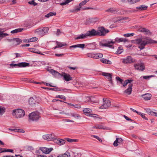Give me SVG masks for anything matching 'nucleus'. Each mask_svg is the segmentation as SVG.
Wrapping results in <instances>:
<instances>
[{
    "instance_id": "1",
    "label": "nucleus",
    "mask_w": 157,
    "mask_h": 157,
    "mask_svg": "<svg viewBox=\"0 0 157 157\" xmlns=\"http://www.w3.org/2000/svg\"><path fill=\"white\" fill-rule=\"evenodd\" d=\"M132 42L139 44L138 47L141 49H143L145 46L149 44H157V41L153 40L149 37L138 39L132 40Z\"/></svg>"
},
{
    "instance_id": "2",
    "label": "nucleus",
    "mask_w": 157,
    "mask_h": 157,
    "mask_svg": "<svg viewBox=\"0 0 157 157\" xmlns=\"http://www.w3.org/2000/svg\"><path fill=\"white\" fill-rule=\"evenodd\" d=\"M128 41V40L125 38H116L114 41L113 40H103L100 43V45L102 46L112 48L116 43L123 42H125Z\"/></svg>"
},
{
    "instance_id": "3",
    "label": "nucleus",
    "mask_w": 157,
    "mask_h": 157,
    "mask_svg": "<svg viewBox=\"0 0 157 157\" xmlns=\"http://www.w3.org/2000/svg\"><path fill=\"white\" fill-rule=\"evenodd\" d=\"M47 71L55 76L60 75L62 76L63 77L64 79L67 81H69L70 80H72V77H71L70 75L68 74L63 73L62 74H60L58 72L51 68L48 69Z\"/></svg>"
},
{
    "instance_id": "4",
    "label": "nucleus",
    "mask_w": 157,
    "mask_h": 157,
    "mask_svg": "<svg viewBox=\"0 0 157 157\" xmlns=\"http://www.w3.org/2000/svg\"><path fill=\"white\" fill-rule=\"evenodd\" d=\"M48 30V27L39 28L34 30L33 33L38 36L42 37L47 33Z\"/></svg>"
},
{
    "instance_id": "5",
    "label": "nucleus",
    "mask_w": 157,
    "mask_h": 157,
    "mask_svg": "<svg viewBox=\"0 0 157 157\" xmlns=\"http://www.w3.org/2000/svg\"><path fill=\"white\" fill-rule=\"evenodd\" d=\"M25 114L24 111L21 109H17L13 111V115L17 118H20L23 117Z\"/></svg>"
},
{
    "instance_id": "6",
    "label": "nucleus",
    "mask_w": 157,
    "mask_h": 157,
    "mask_svg": "<svg viewBox=\"0 0 157 157\" xmlns=\"http://www.w3.org/2000/svg\"><path fill=\"white\" fill-rule=\"evenodd\" d=\"M40 117V113L38 112L32 113L29 115V119L33 121L38 120Z\"/></svg>"
},
{
    "instance_id": "7",
    "label": "nucleus",
    "mask_w": 157,
    "mask_h": 157,
    "mask_svg": "<svg viewBox=\"0 0 157 157\" xmlns=\"http://www.w3.org/2000/svg\"><path fill=\"white\" fill-rule=\"evenodd\" d=\"M103 105L99 107V109H104L108 108L110 105V101L108 99L105 98H103Z\"/></svg>"
},
{
    "instance_id": "8",
    "label": "nucleus",
    "mask_w": 157,
    "mask_h": 157,
    "mask_svg": "<svg viewBox=\"0 0 157 157\" xmlns=\"http://www.w3.org/2000/svg\"><path fill=\"white\" fill-rule=\"evenodd\" d=\"M98 32V36H104L106 34L109 32L108 29H105L103 27L98 28V29L97 31Z\"/></svg>"
},
{
    "instance_id": "9",
    "label": "nucleus",
    "mask_w": 157,
    "mask_h": 157,
    "mask_svg": "<svg viewBox=\"0 0 157 157\" xmlns=\"http://www.w3.org/2000/svg\"><path fill=\"white\" fill-rule=\"evenodd\" d=\"M105 12L113 13H117L120 14H124V13L123 10L120 9L117 10V9L115 8H111L109 9H108L106 10H105Z\"/></svg>"
},
{
    "instance_id": "10",
    "label": "nucleus",
    "mask_w": 157,
    "mask_h": 157,
    "mask_svg": "<svg viewBox=\"0 0 157 157\" xmlns=\"http://www.w3.org/2000/svg\"><path fill=\"white\" fill-rule=\"evenodd\" d=\"M122 62L124 63H131L136 62V60L132 59L130 56H128L125 58L122 59Z\"/></svg>"
},
{
    "instance_id": "11",
    "label": "nucleus",
    "mask_w": 157,
    "mask_h": 157,
    "mask_svg": "<svg viewBox=\"0 0 157 157\" xmlns=\"http://www.w3.org/2000/svg\"><path fill=\"white\" fill-rule=\"evenodd\" d=\"M29 64L25 62H22L18 63V64H14L11 63L10 65L12 67H25L27 66H29Z\"/></svg>"
},
{
    "instance_id": "12",
    "label": "nucleus",
    "mask_w": 157,
    "mask_h": 157,
    "mask_svg": "<svg viewBox=\"0 0 157 157\" xmlns=\"http://www.w3.org/2000/svg\"><path fill=\"white\" fill-rule=\"evenodd\" d=\"M86 37L98 36V32L94 29H92L88 31L86 33Z\"/></svg>"
},
{
    "instance_id": "13",
    "label": "nucleus",
    "mask_w": 157,
    "mask_h": 157,
    "mask_svg": "<svg viewBox=\"0 0 157 157\" xmlns=\"http://www.w3.org/2000/svg\"><path fill=\"white\" fill-rule=\"evenodd\" d=\"M134 67L136 69L140 71H143L145 69L144 63H137L134 64Z\"/></svg>"
},
{
    "instance_id": "14",
    "label": "nucleus",
    "mask_w": 157,
    "mask_h": 157,
    "mask_svg": "<svg viewBox=\"0 0 157 157\" xmlns=\"http://www.w3.org/2000/svg\"><path fill=\"white\" fill-rule=\"evenodd\" d=\"M40 149L43 153L45 154L50 153L53 150L52 147L48 148L44 147H41Z\"/></svg>"
},
{
    "instance_id": "15",
    "label": "nucleus",
    "mask_w": 157,
    "mask_h": 157,
    "mask_svg": "<svg viewBox=\"0 0 157 157\" xmlns=\"http://www.w3.org/2000/svg\"><path fill=\"white\" fill-rule=\"evenodd\" d=\"M92 110L89 108H85L83 110L84 113L86 116L94 117V115H97L92 114ZM95 117H96V116H95Z\"/></svg>"
},
{
    "instance_id": "16",
    "label": "nucleus",
    "mask_w": 157,
    "mask_h": 157,
    "mask_svg": "<svg viewBox=\"0 0 157 157\" xmlns=\"http://www.w3.org/2000/svg\"><path fill=\"white\" fill-rule=\"evenodd\" d=\"M43 138L44 140L49 141L55 139V136L54 134L52 133L44 135L43 136Z\"/></svg>"
},
{
    "instance_id": "17",
    "label": "nucleus",
    "mask_w": 157,
    "mask_h": 157,
    "mask_svg": "<svg viewBox=\"0 0 157 157\" xmlns=\"http://www.w3.org/2000/svg\"><path fill=\"white\" fill-rule=\"evenodd\" d=\"M85 47L89 49H95L97 48V46L95 43L86 44Z\"/></svg>"
},
{
    "instance_id": "18",
    "label": "nucleus",
    "mask_w": 157,
    "mask_h": 157,
    "mask_svg": "<svg viewBox=\"0 0 157 157\" xmlns=\"http://www.w3.org/2000/svg\"><path fill=\"white\" fill-rule=\"evenodd\" d=\"M101 74L102 75L106 77V78L108 79L109 81L111 83H112L111 79L112 75L111 73L105 72H101Z\"/></svg>"
},
{
    "instance_id": "19",
    "label": "nucleus",
    "mask_w": 157,
    "mask_h": 157,
    "mask_svg": "<svg viewBox=\"0 0 157 157\" xmlns=\"http://www.w3.org/2000/svg\"><path fill=\"white\" fill-rule=\"evenodd\" d=\"M132 86L133 84L132 83H129L128 85V88L124 91V93L127 95H130L131 94L132 91Z\"/></svg>"
},
{
    "instance_id": "20",
    "label": "nucleus",
    "mask_w": 157,
    "mask_h": 157,
    "mask_svg": "<svg viewBox=\"0 0 157 157\" xmlns=\"http://www.w3.org/2000/svg\"><path fill=\"white\" fill-rule=\"evenodd\" d=\"M141 97L144 100L148 101L151 99L152 95L151 94L147 93L142 95Z\"/></svg>"
},
{
    "instance_id": "21",
    "label": "nucleus",
    "mask_w": 157,
    "mask_h": 157,
    "mask_svg": "<svg viewBox=\"0 0 157 157\" xmlns=\"http://www.w3.org/2000/svg\"><path fill=\"white\" fill-rule=\"evenodd\" d=\"M139 30L140 32H144L145 34L148 35H151V33L150 31L148 29L144 28H140L139 29Z\"/></svg>"
},
{
    "instance_id": "22",
    "label": "nucleus",
    "mask_w": 157,
    "mask_h": 157,
    "mask_svg": "<svg viewBox=\"0 0 157 157\" xmlns=\"http://www.w3.org/2000/svg\"><path fill=\"white\" fill-rule=\"evenodd\" d=\"M55 139L54 141L58 144L61 145L65 143V141L63 139Z\"/></svg>"
},
{
    "instance_id": "23",
    "label": "nucleus",
    "mask_w": 157,
    "mask_h": 157,
    "mask_svg": "<svg viewBox=\"0 0 157 157\" xmlns=\"http://www.w3.org/2000/svg\"><path fill=\"white\" fill-rule=\"evenodd\" d=\"M130 109L134 112L140 115L141 117L145 119L146 120H147V118L145 116V114L142 113H141L140 112H138L135 110L133 109L132 108H131Z\"/></svg>"
},
{
    "instance_id": "24",
    "label": "nucleus",
    "mask_w": 157,
    "mask_h": 157,
    "mask_svg": "<svg viewBox=\"0 0 157 157\" xmlns=\"http://www.w3.org/2000/svg\"><path fill=\"white\" fill-rule=\"evenodd\" d=\"M6 30V29H5L0 28V37H3L8 36L7 34L6 33H3Z\"/></svg>"
},
{
    "instance_id": "25",
    "label": "nucleus",
    "mask_w": 157,
    "mask_h": 157,
    "mask_svg": "<svg viewBox=\"0 0 157 157\" xmlns=\"http://www.w3.org/2000/svg\"><path fill=\"white\" fill-rule=\"evenodd\" d=\"M22 41L21 39L19 38H13V44L16 45L20 44Z\"/></svg>"
},
{
    "instance_id": "26",
    "label": "nucleus",
    "mask_w": 157,
    "mask_h": 157,
    "mask_svg": "<svg viewBox=\"0 0 157 157\" xmlns=\"http://www.w3.org/2000/svg\"><path fill=\"white\" fill-rule=\"evenodd\" d=\"M28 50L29 51L31 52L39 54L41 55H43V54L41 53L39 50L34 48H29Z\"/></svg>"
},
{
    "instance_id": "27",
    "label": "nucleus",
    "mask_w": 157,
    "mask_h": 157,
    "mask_svg": "<svg viewBox=\"0 0 157 157\" xmlns=\"http://www.w3.org/2000/svg\"><path fill=\"white\" fill-rule=\"evenodd\" d=\"M86 37V34H82L80 35H77L75 37V40H78L82 39H85Z\"/></svg>"
},
{
    "instance_id": "28",
    "label": "nucleus",
    "mask_w": 157,
    "mask_h": 157,
    "mask_svg": "<svg viewBox=\"0 0 157 157\" xmlns=\"http://www.w3.org/2000/svg\"><path fill=\"white\" fill-rule=\"evenodd\" d=\"M100 61L102 63L106 64H111L112 63L110 61L104 58L101 59Z\"/></svg>"
},
{
    "instance_id": "29",
    "label": "nucleus",
    "mask_w": 157,
    "mask_h": 157,
    "mask_svg": "<svg viewBox=\"0 0 157 157\" xmlns=\"http://www.w3.org/2000/svg\"><path fill=\"white\" fill-rule=\"evenodd\" d=\"M99 20V19L98 17H94V18H90L88 20V23L90 24L92 23H94L98 21Z\"/></svg>"
},
{
    "instance_id": "30",
    "label": "nucleus",
    "mask_w": 157,
    "mask_h": 157,
    "mask_svg": "<svg viewBox=\"0 0 157 157\" xmlns=\"http://www.w3.org/2000/svg\"><path fill=\"white\" fill-rule=\"evenodd\" d=\"M122 139L121 138H117L116 140L113 143V145L115 146H117L118 145V144H120L122 142Z\"/></svg>"
},
{
    "instance_id": "31",
    "label": "nucleus",
    "mask_w": 157,
    "mask_h": 157,
    "mask_svg": "<svg viewBox=\"0 0 157 157\" xmlns=\"http://www.w3.org/2000/svg\"><path fill=\"white\" fill-rule=\"evenodd\" d=\"M94 128L96 129H106V128L102 124H96L94 127Z\"/></svg>"
},
{
    "instance_id": "32",
    "label": "nucleus",
    "mask_w": 157,
    "mask_h": 157,
    "mask_svg": "<svg viewBox=\"0 0 157 157\" xmlns=\"http://www.w3.org/2000/svg\"><path fill=\"white\" fill-rule=\"evenodd\" d=\"M128 19V18L124 17H117V19L116 20H114L115 22H118V21H121L122 22H124L123 21L127 20Z\"/></svg>"
},
{
    "instance_id": "33",
    "label": "nucleus",
    "mask_w": 157,
    "mask_h": 157,
    "mask_svg": "<svg viewBox=\"0 0 157 157\" xmlns=\"http://www.w3.org/2000/svg\"><path fill=\"white\" fill-rule=\"evenodd\" d=\"M132 81V80H126L124 81L121 84L123 85V86L125 87L128 84L131 83V82Z\"/></svg>"
},
{
    "instance_id": "34",
    "label": "nucleus",
    "mask_w": 157,
    "mask_h": 157,
    "mask_svg": "<svg viewBox=\"0 0 157 157\" xmlns=\"http://www.w3.org/2000/svg\"><path fill=\"white\" fill-rule=\"evenodd\" d=\"M38 38L36 37H34L28 39V42H34L38 40Z\"/></svg>"
},
{
    "instance_id": "35",
    "label": "nucleus",
    "mask_w": 157,
    "mask_h": 157,
    "mask_svg": "<svg viewBox=\"0 0 157 157\" xmlns=\"http://www.w3.org/2000/svg\"><path fill=\"white\" fill-rule=\"evenodd\" d=\"M95 54L92 53H90L87 54L86 55V57H91L95 59Z\"/></svg>"
},
{
    "instance_id": "36",
    "label": "nucleus",
    "mask_w": 157,
    "mask_h": 157,
    "mask_svg": "<svg viewBox=\"0 0 157 157\" xmlns=\"http://www.w3.org/2000/svg\"><path fill=\"white\" fill-rule=\"evenodd\" d=\"M148 7L147 6H146L144 5H142L140 6V7L139 8H136L137 9H139L140 10H146Z\"/></svg>"
},
{
    "instance_id": "37",
    "label": "nucleus",
    "mask_w": 157,
    "mask_h": 157,
    "mask_svg": "<svg viewBox=\"0 0 157 157\" xmlns=\"http://www.w3.org/2000/svg\"><path fill=\"white\" fill-rule=\"evenodd\" d=\"M13 151V150L11 149H7L5 148H0V153L4 152H12Z\"/></svg>"
},
{
    "instance_id": "38",
    "label": "nucleus",
    "mask_w": 157,
    "mask_h": 157,
    "mask_svg": "<svg viewBox=\"0 0 157 157\" xmlns=\"http://www.w3.org/2000/svg\"><path fill=\"white\" fill-rule=\"evenodd\" d=\"M56 15V13L55 12H51L45 15V17L47 18H48L50 17L53 16H55Z\"/></svg>"
},
{
    "instance_id": "39",
    "label": "nucleus",
    "mask_w": 157,
    "mask_h": 157,
    "mask_svg": "<svg viewBox=\"0 0 157 157\" xmlns=\"http://www.w3.org/2000/svg\"><path fill=\"white\" fill-rule=\"evenodd\" d=\"M23 30V29H18L14 30L13 31H11V33H16L18 32H20L22 31Z\"/></svg>"
},
{
    "instance_id": "40",
    "label": "nucleus",
    "mask_w": 157,
    "mask_h": 157,
    "mask_svg": "<svg viewBox=\"0 0 157 157\" xmlns=\"http://www.w3.org/2000/svg\"><path fill=\"white\" fill-rule=\"evenodd\" d=\"M56 44L58 47H61L66 45V44L65 43L59 42L57 41L56 42Z\"/></svg>"
},
{
    "instance_id": "41",
    "label": "nucleus",
    "mask_w": 157,
    "mask_h": 157,
    "mask_svg": "<svg viewBox=\"0 0 157 157\" xmlns=\"http://www.w3.org/2000/svg\"><path fill=\"white\" fill-rule=\"evenodd\" d=\"M103 56V55L101 53H99L98 54H95V59H97L98 58H101Z\"/></svg>"
},
{
    "instance_id": "42",
    "label": "nucleus",
    "mask_w": 157,
    "mask_h": 157,
    "mask_svg": "<svg viewBox=\"0 0 157 157\" xmlns=\"http://www.w3.org/2000/svg\"><path fill=\"white\" fill-rule=\"evenodd\" d=\"M66 140L69 142H77L78 141V140L77 139H72L69 138H66Z\"/></svg>"
},
{
    "instance_id": "43",
    "label": "nucleus",
    "mask_w": 157,
    "mask_h": 157,
    "mask_svg": "<svg viewBox=\"0 0 157 157\" xmlns=\"http://www.w3.org/2000/svg\"><path fill=\"white\" fill-rule=\"evenodd\" d=\"M28 102L30 104H33L35 103V100L33 98H30Z\"/></svg>"
},
{
    "instance_id": "44",
    "label": "nucleus",
    "mask_w": 157,
    "mask_h": 157,
    "mask_svg": "<svg viewBox=\"0 0 157 157\" xmlns=\"http://www.w3.org/2000/svg\"><path fill=\"white\" fill-rule=\"evenodd\" d=\"M5 109L4 107L0 106V114L2 115V114L5 112Z\"/></svg>"
},
{
    "instance_id": "45",
    "label": "nucleus",
    "mask_w": 157,
    "mask_h": 157,
    "mask_svg": "<svg viewBox=\"0 0 157 157\" xmlns=\"http://www.w3.org/2000/svg\"><path fill=\"white\" fill-rule=\"evenodd\" d=\"M128 3L130 4H132L139 2L140 0H127Z\"/></svg>"
},
{
    "instance_id": "46",
    "label": "nucleus",
    "mask_w": 157,
    "mask_h": 157,
    "mask_svg": "<svg viewBox=\"0 0 157 157\" xmlns=\"http://www.w3.org/2000/svg\"><path fill=\"white\" fill-rule=\"evenodd\" d=\"M55 98H59L60 99H62L64 100H66V98H65V96L63 95H57L55 97Z\"/></svg>"
},
{
    "instance_id": "47",
    "label": "nucleus",
    "mask_w": 157,
    "mask_h": 157,
    "mask_svg": "<svg viewBox=\"0 0 157 157\" xmlns=\"http://www.w3.org/2000/svg\"><path fill=\"white\" fill-rule=\"evenodd\" d=\"M29 4L31 5H33L34 6H36L37 5V3L34 2V0H32L28 2Z\"/></svg>"
},
{
    "instance_id": "48",
    "label": "nucleus",
    "mask_w": 157,
    "mask_h": 157,
    "mask_svg": "<svg viewBox=\"0 0 157 157\" xmlns=\"http://www.w3.org/2000/svg\"><path fill=\"white\" fill-rule=\"evenodd\" d=\"M134 35V33H127L125 34L124 35V36L125 37H128L129 36H132Z\"/></svg>"
},
{
    "instance_id": "49",
    "label": "nucleus",
    "mask_w": 157,
    "mask_h": 157,
    "mask_svg": "<svg viewBox=\"0 0 157 157\" xmlns=\"http://www.w3.org/2000/svg\"><path fill=\"white\" fill-rule=\"evenodd\" d=\"M26 81L28 82H30L31 83H36L37 84H40V83L39 82H36L35 81H34V80H32V79L30 80V79H28L26 80Z\"/></svg>"
},
{
    "instance_id": "50",
    "label": "nucleus",
    "mask_w": 157,
    "mask_h": 157,
    "mask_svg": "<svg viewBox=\"0 0 157 157\" xmlns=\"http://www.w3.org/2000/svg\"><path fill=\"white\" fill-rule=\"evenodd\" d=\"M86 3L87 2L85 0H84L79 3V6L82 7V6L85 5Z\"/></svg>"
},
{
    "instance_id": "51",
    "label": "nucleus",
    "mask_w": 157,
    "mask_h": 157,
    "mask_svg": "<svg viewBox=\"0 0 157 157\" xmlns=\"http://www.w3.org/2000/svg\"><path fill=\"white\" fill-rule=\"evenodd\" d=\"M123 49L121 47H119L117 51V53L118 54H120L123 52Z\"/></svg>"
},
{
    "instance_id": "52",
    "label": "nucleus",
    "mask_w": 157,
    "mask_h": 157,
    "mask_svg": "<svg viewBox=\"0 0 157 157\" xmlns=\"http://www.w3.org/2000/svg\"><path fill=\"white\" fill-rule=\"evenodd\" d=\"M58 157H68V155L66 153L63 154H59L58 155Z\"/></svg>"
},
{
    "instance_id": "53",
    "label": "nucleus",
    "mask_w": 157,
    "mask_h": 157,
    "mask_svg": "<svg viewBox=\"0 0 157 157\" xmlns=\"http://www.w3.org/2000/svg\"><path fill=\"white\" fill-rule=\"evenodd\" d=\"M91 136V137L96 138V139L98 140L100 142H102L101 140L97 136H96L95 135H92Z\"/></svg>"
},
{
    "instance_id": "54",
    "label": "nucleus",
    "mask_w": 157,
    "mask_h": 157,
    "mask_svg": "<svg viewBox=\"0 0 157 157\" xmlns=\"http://www.w3.org/2000/svg\"><path fill=\"white\" fill-rule=\"evenodd\" d=\"M77 45V47L81 48H83L86 46V45L83 44H78Z\"/></svg>"
},
{
    "instance_id": "55",
    "label": "nucleus",
    "mask_w": 157,
    "mask_h": 157,
    "mask_svg": "<svg viewBox=\"0 0 157 157\" xmlns=\"http://www.w3.org/2000/svg\"><path fill=\"white\" fill-rule=\"evenodd\" d=\"M14 130L16 132L24 133L25 132V131L23 130H21V129H14Z\"/></svg>"
},
{
    "instance_id": "56",
    "label": "nucleus",
    "mask_w": 157,
    "mask_h": 157,
    "mask_svg": "<svg viewBox=\"0 0 157 157\" xmlns=\"http://www.w3.org/2000/svg\"><path fill=\"white\" fill-rule=\"evenodd\" d=\"M116 79L117 81H119L121 84L124 81L118 77H116Z\"/></svg>"
},
{
    "instance_id": "57",
    "label": "nucleus",
    "mask_w": 157,
    "mask_h": 157,
    "mask_svg": "<svg viewBox=\"0 0 157 157\" xmlns=\"http://www.w3.org/2000/svg\"><path fill=\"white\" fill-rule=\"evenodd\" d=\"M81 8L82 7L79 6V7L76 8L75 10L72 11V12H78L79 11Z\"/></svg>"
},
{
    "instance_id": "58",
    "label": "nucleus",
    "mask_w": 157,
    "mask_h": 157,
    "mask_svg": "<svg viewBox=\"0 0 157 157\" xmlns=\"http://www.w3.org/2000/svg\"><path fill=\"white\" fill-rule=\"evenodd\" d=\"M93 98V97H91L90 98L89 97H88L86 98L88 102H92V101H91V100H92Z\"/></svg>"
},
{
    "instance_id": "59",
    "label": "nucleus",
    "mask_w": 157,
    "mask_h": 157,
    "mask_svg": "<svg viewBox=\"0 0 157 157\" xmlns=\"http://www.w3.org/2000/svg\"><path fill=\"white\" fill-rule=\"evenodd\" d=\"M71 115L72 116L75 117V118H78V117H80L79 115L78 114H76L74 113L71 114Z\"/></svg>"
},
{
    "instance_id": "60",
    "label": "nucleus",
    "mask_w": 157,
    "mask_h": 157,
    "mask_svg": "<svg viewBox=\"0 0 157 157\" xmlns=\"http://www.w3.org/2000/svg\"><path fill=\"white\" fill-rule=\"evenodd\" d=\"M152 77V76H143V78L144 79H148L150 77Z\"/></svg>"
},
{
    "instance_id": "61",
    "label": "nucleus",
    "mask_w": 157,
    "mask_h": 157,
    "mask_svg": "<svg viewBox=\"0 0 157 157\" xmlns=\"http://www.w3.org/2000/svg\"><path fill=\"white\" fill-rule=\"evenodd\" d=\"M44 84L47 86H51V87H54V86H52L50 84L46 83V82H45L44 83Z\"/></svg>"
},
{
    "instance_id": "62",
    "label": "nucleus",
    "mask_w": 157,
    "mask_h": 157,
    "mask_svg": "<svg viewBox=\"0 0 157 157\" xmlns=\"http://www.w3.org/2000/svg\"><path fill=\"white\" fill-rule=\"evenodd\" d=\"M74 107L76 108H77L78 109H79L80 108L81 106L80 105H74Z\"/></svg>"
},
{
    "instance_id": "63",
    "label": "nucleus",
    "mask_w": 157,
    "mask_h": 157,
    "mask_svg": "<svg viewBox=\"0 0 157 157\" xmlns=\"http://www.w3.org/2000/svg\"><path fill=\"white\" fill-rule=\"evenodd\" d=\"M61 33L59 29H57V32L56 33V35L58 36Z\"/></svg>"
},
{
    "instance_id": "64",
    "label": "nucleus",
    "mask_w": 157,
    "mask_h": 157,
    "mask_svg": "<svg viewBox=\"0 0 157 157\" xmlns=\"http://www.w3.org/2000/svg\"><path fill=\"white\" fill-rule=\"evenodd\" d=\"M37 157H47L45 155H37ZM49 157H52V156H49Z\"/></svg>"
}]
</instances>
